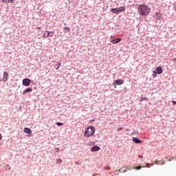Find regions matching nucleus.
Masks as SVG:
<instances>
[{"instance_id": "nucleus-16", "label": "nucleus", "mask_w": 176, "mask_h": 176, "mask_svg": "<svg viewBox=\"0 0 176 176\" xmlns=\"http://www.w3.org/2000/svg\"><path fill=\"white\" fill-rule=\"evenodd\" d=\"M121 171H122L121 169L116 170L115 171L116 175H119V173H122Z\"/></svg>"}, {"instance_id": "nucleus-30", "label": "nucleus", "mask_w": 176, "mask_h": 176, "mask_svg": "<svg viewBox=\"0 0 176 176\" xmlns=\"http://www.w3.org/2000/svg\"><path fill=\"white\" fill-rule=\"evenodd\" d=\"M173 8H174L175 10L176 11V4H174Z\"/></svg>"}, {"instance_id": "nucleus-25", "label": "nucleus", "mask_w": 176, "mask_h": 176, "mask_svg": "<svg viewBox=\"0 0 176 176\" xmlns=\"http://www.w3.org/2000/svg\"><path fill=\"white\" fill-rule=\"evenodd\" d=\"M120 130H123L122 127H120L117 129V131H120Z\"/></svg>"}, {"instance_id": "nucleus-20", "label": "nucleus", "mask_w": 176, "mask_h": 176, "mask_svg": "<svg viewBox=\"0 0 176 176\" xmlns=\"http://www.w3.org/2000/svg\"><path fill=\"white\" fill-rule=\"evenodd\" d=\"M156 74H157L156 72H155V71L153 72V78H156Z\"/></svg>"}, {"instance_id": "nucleus-37", "label": "nucleus", "mask_w": 176, "mask_h": 176, "mask_svg": "<svg viewBox=\"0 0 176 176\" xmlns=\"http://www.w3.org/2000/svg\"><path fill=\"white\" fill-rule=\"evenodd\" d=\"M0 82H1V80H0Z\"/></svg>"}, {"instance_id": "nucleus-14", "label": "nucleus", "mask_w": 176, "mask_h": 176, "mask_svg": "<svg viewBox=\"0 0 176 176\" xmlns=\"http://www.w3.org/2000/svg\"><path fill=\"white\" fill-rule=\"evenodd\" d=\"M2 2H3V3H6V2H7L8 3H9L10 2L11 3H13V2H14V0H2Z\"/></svg>"}, {"instance_id": "nucleus-33", "label": "nucleus", "mask_w": 176, "mask_h": 176, "mask_svg": "<svg viewBox=\"0 0 176 176\" xmlns=\"http://www.w3.org/2000/svg\"><path fill=\"white\" fill-rule=\"evenodd\" d=\"M139 157H140V159H142V155H139Z\"/></svg>"}, {"instance_id": "nucleus-2", "label": "nucleus", "mask_w": 176, "mask_h": 176, "mask_svg": "<svg viewBox=\"0 0 176 176\" xmlns=\"http://www.w3.org/2000/svg\"><path fill=\"white\" fill-rule=\"evenodd\" d=\"M94 133H96L94 126H89L85 129L84 135L85 137H91V135H94Z\"/></svg>"}, {"instance_id": "nucleus-11", "label": "nucleus", "mask_w": 176, "mask_h": 176, "mask_svg": "<svg viewBox=\"0 0 176 176\" xmlns=\"http://www.w3.org/2000/svg\"><path fill=\"white\" fill-rule=\"evenodd\" d=\"M122 41L120 38H116L114 40H112L111 42L113 43V45H116V43H119Z\"/></svg>"}, {"instance_id": "nucleus-28", "label": "nucleus", "mask_w": 176, "mask_h": 176, "mask_svg": "<svg viewBox=\"0 0 176 176\" xmlns=\"http://www.w3.org/2000/svg\"><path fill=\"white\" fill-rule=\"evenodd\" d=\"M58 163H63V160L60 159L58 160Z\"/></svg>"}, {"instance_id": "nucleus-1", "label": "nucleus", "mask_w": 176, "mask_h": 176, "mask_svg": "<svg viewBox=\"0 0 176 176\" xmlns=\"http://www.w3.org/2000/svg\"><path fill=\"white\" fill-rule=\"evenodd\" d=\"M151 12V8L146 5H141L138 7V12L140 16H148Z\"/></svg>"}, {"instance_id": "nucleus-3", "label": "nucleus", "mask_w": 176, "mask_h": 176, "mask_svg": "<svg viewBox=\"0 0 176 176\" xmlns=\"http://www.w3.org/2000/svg\"><path fill=\"white\" fill-rule=\"evenodd\" d=\"M124 10H126V7L122 6L118 8H112L111 11L115 14H119L120 13L124 12Z\"/></svg>"}, {"instance_id": "nucleus-17", "label": "nucleus", "mask_w": 176, "mask_h": 176, "mask_svg": "<svg viewBox=\"0 0 176 176\" xmlns=\"http://www.w3.org/2000/svg\"><path fill=\"white\" fill-rule=\"evenodd\" d=\"M88 145H89V146H94V145H96V142H89V143L88 144Z\"/></svg>"}, {"instance_id": "nucleus-18", "label": "nucleus", "mask_w": 176, "mask_h": 176, "mask_svg": "<svg viewBox=\"0 0 176 176\" xmlns=\"http://www.w3.org/2000/svg\"><path fill=\"white\" fill-rule=\"evenodd\" d=\"M121 170V173H126L127 171V168L123 167V168L120 169Z\"/></svg>"}, {"instance_id": "nucleus-31", "label": "nucleus", "mask_w": 176, "mask_h": 176, "mask_svg": "<svg viewBox=\"0 0 176 176\" xmlns=\"http://www.w3.org/2000/svg\"><path fill=\"white\" fill-rule=\"evenodd\" d=\"M2 140V135L0 134V141Z\"/></svg>"}, {"instance_id": "nucleus-13", "label": "nucleus", "mask_w": 176, "mask_h": 176, "mask_svg": "<svg viewBox=\"0 0 176 176\" xmlns=\"http://www.w3.org/2000/svg\"><path fill=\"white\" fill-rule=\"evenodd\" d=\"M162 19V14L157 12L155 14V20H160Z\"/></svg>"}, {"instance_id": "nucleus-8", "label": "nucleus", "mask_w": 176, "mask_h": 176, "mask_svg": "<svg viewBox=\"0 0 176 176\" xmlns=\"http://www.w3.org/2000/svg\"><path fill=\"white\" fill-rule=\"evenodd\" d=\"M100 149H101V148H100V146H94L93 147H91V152H97V151H100Z\"/></svg>"}, {"instance_id": "nucleus-23", "label": "nucleus", "mask_w": 176, "mask_h": 176, "mask_svg": "<svg viewBox=\"0 0 176 176\" xmlns=\"http://www.w3.org/2000/svg\"><path fill=\"white\" fill-rule=\"evenodd\" d=\"M110 39H111V41H114L115 40V37L113 36H110Z\"/></svg>"}, {"instance_id": "nucleus-24", "label": "nucleus", "mask_w": 176, "mask_h": 176, "mask_svg": "<svg viewBox=\"0 0 176 176\" xmlns=\"http://www.w3.org/2000/svg\"><path fill=\"white\" fill-rule=\"evenodd\" d=\"M58 67H56V69H58L60 68V66L61 65V63H57Z\"/></svg>"}, {"instance_id": "nucleus-21", "label": "nucleus", "mask_w": 176, "mask_h": 176, "mask_svg": "<svg viewBox=\"0 0 176 176\" xmlns=\"http://www.w3.org/2000/svg\"><path fill=\"white\" fill-rule=\"evenodd\" d=\"M55 152H60V148H55Z\"/></svg>"}, {"instance_id": "nucleus-15", "label": "nucleus", "mask_w": 176, "mask_h": 176, "mask_svg": "<svg viewBox=\"0 0 176 176\" xmlns=\"http://www.w3.org/2000/svg\"><path fill=\"white\" fill-rule=\"evenodd\" d=\"M30 91H32V88H28L23 91V94H25V93H28Z\"/></svg>"}, {"instance_id": "nucleus-4", "label": "nucleus", "mask_w": 176, "mask_h": 176, "mask_svg": "<svg viewBox=\"0 0 176 176\" xmlns=\"http://www.w3.org/2000/svg\"><path fill=\"white\" fill-rule=\"evenodd\" d=\"M124 83V80L119 79L116 80L113 85V86H120V85H123Z\"/></svg>"}, {"instance_id": "nucleus-9", "label": "nucleus", "mask_w": 176, "mask_h": 176, "mask_svg": "<svg viewBox=\"0 0 176 176\" xmlns=\"http://www.w3.org/2000/svg\"><path fill=\"white\" fill-rule=\"evenodd\" d=\"M23 131L29 135H31V134H32V131H31L29 128H24Z\"/></svg>"}, {"instance_id": "nucleus-27", "label": "nucleus", "mask_w": 176, "mask_h": 176, "mask_svg": "<svg viewBox=\"0 0 176 176\" xmlns=\"http://www.w3.org/2000/svg\"><path fill=\"white\" fill-rule=\"evenodd\" d=\"M141 168H142V166H140L136 168V170H141Z\"/></svg>"}, {"instance_id": "nucleus-12", "label": "nucleus", "mask_w": 176, "mask_h": 176, "mask_svg": "<svg viewBox=\"0 0 176 176\" xmlns=\"http://www.w3.org/2000/svg\"><path fill=\"white\" fill-rule=\"evenodd\" d=\"M46 32H47V35L45 36L46 38L52 37L54 35L53 32L46 31Z\"/></svg>"}, {"instance_id": "nucleus-6", "label": "nucleus", "mask_w": 176, "mask_h": 176, "mask_svg": "<svg viewBox=\"0 0 176 176\" xmlns=\"http://www.w3.org/2000/svg\"><path fill=\"white\" fill-rule=\"evenodd\" d=\"M8 79H9V74H8V72H5L3 73V82H8Z\"/></svg>"}, {"instance_id": "nucleus-19", "label": "nucleus", "mask_w": 176, "mask_h": 176, "mask_svg": "<svg viewBox=\"0 0 176 176\" xmlns=\"http://www.w3.org/2000/svg\"><path fill=\"white\" fill-rule=\"evenodd\" d=\"M65 31H67V32H69L71 31V29H69L68 27L64 28Z\"/></svg>"}, {"instance_id": "nucleus-10", "label": "nucleus", "mask_w": 176, "mask_h": 176, "mask_svg": "<svg viewBox=\"0 0 176 176\" xmlns=\"http://www.w3.org/2000/svg\"><path fill=\"white\" fill-rule=\"evenodd\" d=\"M133 142H135V144H142V141L138 140L137 138H133Z\"/></svg>"}, {"instance_id": "nucleus-29", "label": "nucleus", "mask_w": 176, "mask_h": 176, "mask_svg": "<svg viewBox=\"0 0 176 176\" xmlns=\"http://www.w3.org/2000/svg\"><path fill=\"white\" fill-rule=\"evenodd\" d=\"M172 102H173V105H175L176 101L173 100Z\"/></svg>"}, {"instance_id": "nucleus-5", "label": "nucleus", "mask_w": 176, "mask_h": 176, "mask_svg": "<svg viewBox=\"0 0 176 176\" xmlns=\"http://www.w3.org/2000/svg\"><path fill=\"white\" fill-rule=\"evenodd\" d=\"M23 86H30L31 85V80L30 78H24L23 80Z\"/></svg>"}, {"instance_id": "nucleus-7", "label": "nucleus", "mask_w": 176, "mask_h": 176, "mask_svg": "<svg viewBox=\"0 0 176 176\" xmlns=\"http://www.w3.org/2000/svg\"><path fill=\"white\" fill-rule=\"evenodd\" d=\"M156 71H157L156 73H157L158 75H160L161 74H163V68H162L161 66L157 67L156 68Z\"/></svg>"}, {"instance_id": "nucleus-26", "label": "nucleus", "mask_w": 176, "mask_h": 176, "mask_svg": "<svg viewBox=\"0 0 176 176\" xmlns=\"http://www.w3.org/2000/svg\"><path fill=\"white\" fill-rule=\"evenodd\" d=\"M104 170H111V168L109 166L104 167Z\"/></svg>"}, {"instance_id": "nucleus-34", "label": "nucleus", "mask_w": 176, "mask_h": 176, "mask_svg": "<svg viewBox=\"0 0 176 176\" xmlns=\"http://www.w3.org/2000/svg\"><path fill=\"white\" fill-rule=\"evenodd\" d=\"M126 168V171H128L129 170H130V168Z\"/></svg>"}, {"instance_id": "nucleus-35", "label": "nucleus", "mask_w": 176, "mask_h": 176, "mask_svg": "<svg viewBox=\"0 0 176 176\" xmlns=\"http://www.w3.org/2000/svg\"><path fill=\"white\" fill-rule=\"evenodd\" d=\"M37 30H41V28H37Z\"/></svg>"}, {"instance_id": "nucleus-32", "label": "nucleus", "mask_w": 176, "mask_h": 176, "mask_svg": "<svg viewBox=\"0 0 176 176\" xmlns=\"http://www.w3.org/2000/svg\"><path fill=\"white\" fill-rule=\"evenodd\" d=\"M155 164H159V161H156Z\"/></svg>"}, {"instance_id": "nucleus-36", "label": "nucleus", "mask_w": 176, "mask_h": 176, "mask_svg": "<svg viewBox=\"0 0 176 176\" xmlns=\"http://www.w3.org/2000/svg\"><path fill=\"white\" fill-rule=\"evenodd\" d=\"M174 61H176V58H173Z\"/></svg>"}, {"instance_id": "nucleus-22", "label": "nucleus", "mask_w": 176, "mask_h": 176, "mask_svg": "<svg viewBox=\"0 0 176 176\" xmlns=\"http://www.w3.org/2000/svg\"><path fill=\"white\" fill-rule=\"evenodd\" d=\"M57 126H63L62 122H56Z\"/></svg>"}]
</instances>
